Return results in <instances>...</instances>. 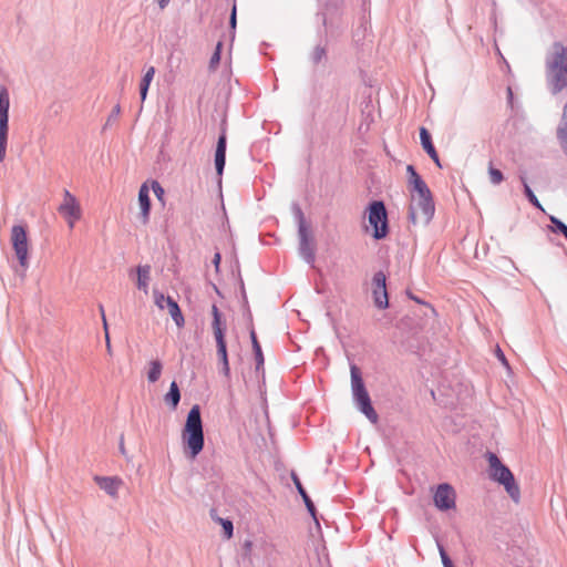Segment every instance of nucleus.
I'll return each instance as SVG.
<instances>
[{"label": "nucleus", "mask_w": 567, "mask_h": 567, "mask_svg": "<svg viewBox=\"0 0 567 567\" xmlns=\"http://www.w3.org/2000/svg\"><path fill=\"white\" fill-rule=\"evenodd\" d=\"M351 389L353 399L359 410L372 422H378V413L371 404L369 393L364 386V382L361 375V371L357 365H351Z\"/></svg>", "instance_id": "20e7f679"}, {"label": "nucleus", "mask_w": 567, "mask_h": 567, "mask_svg": "<svg viewBox=\"0 0 567 567\" xmlns=\"http://www.w3.org/2000/svg\"><path fill=\"white\" fill-rule=\"evenodd\" d=\"M369 224L373 228V238L383 239L389 234L388 214L383 202H372L368 208Z\"/></svg>", "instance_id": "423d86ee"}, {"label": "nucleus", "mask_w": 567, "mask_h": 567, "mask_svg": "<svg viewBox=\"0 0 567 567\" xmlns=\"http://www.w3.org/2000/svg\"><path fill=\"white\" fill-rule=\"evenodd\" d=\"M226 161V135L221 134L217 142L215 152V166L217 174L221 176Z\"/></svg>", "instance_id": "dca6fc26"}, {"label": "nucleus", "mask_w": 567, "mask_h": 567, "mask_svg": "<svg viewBox=\"0 0 567 567\" xmlns=\"http://www.w3.org/2000/svg\"><path fill=\"white\" fill-rule=\"evenodd\" d=\"M252 542L247 539L245 540L244 545H243V548L245 549L246 554L249 555L251 549H252Z\"/></svg>", "instance_id": "ea45409f"}, {"label": "nucleus", "mask_w": 567, "mask_h": 567, "mask_svg": "<svg viewBox=\"0 0 567 567\" xmlns=\"http://www.w3.org/2000/svg\"><path fill=\"white\" fill-rule=\"evenodd\" d=\"M6 152H7V148H0V161H3L4 157H6Z\"/></svg>", "instance_id": "c03bdc74"}, {"label": "nucleus", "mask_w": 567, "mask_h": 567, "mask_svg": "<svg viewBox=\"0 0 567 567\" xmlns=\"http://www.w3.org/2000/svg\"><path fill=\"white\" fill-rule=\"evenodd\" d=\"M153 296L155 305L161 310H164L166 308L176 326L179 328L183 327L185 323V319L177 302L173 300L171 297H165L164 293L159 292L158 290H154Z\"/></svg>", "instance_id": "1a4fd4ad"}, {"label": "nucleus", "mask_w": 567, "mask_h": 567, "mask_svg": "<svg viewBox=\"0 0 567 567\" xmlns=\"http://www.w3.org/2000/svg\"><path fill=\"white\" fill-rule=\"evenodd\" d=\"M522 182H523V185H524V192H525V195L527 196L528 200L537 208L542 209L543 210V207L539 203V200L537 199V197L535 196V194L533 193V190L530 189V187L528 186L526 179L524 177H522Z\"/></svg>", "instance_id": "bb28decb"}, {"label": "nucleus", "mask_w": 567, "mask_h": 567, "mask_svg": "<svg viewBox=\"0 0 567 567\" xmlns=\"http://www.w3.org/2000/svg\"><path fill=\"white\" fill-rule=\"evenodd\" d=\"M292 480H293V483H295L299 494L301 495V497L307 506V509L315 517V514H316L315 505H313L312 501L310 499V497L308 496L306 489L303 488L300 480L296 475H292Z\"/></svg>", "instance_id": "412c9836"}, {"label": "nucleus", "mask_w": 567, "mask_h": 567, "mask_svg": "<svg viewBox=\"0 0 567 567\" xmlns=\"http://www.w3.org/2000/svg\"><path fill=\"white\" fill-rule=\"evenodd\" d=\"M410 186L409 219L413 225H427L434 215L432 194L413 165L406 166Z\"/></svg>", "instance_id": "f257e3e1"}, {"label": "nucleus", "mask_w": 567, "mask_h": 567, "mask_svg": "<svg viewBox=\"0 0 567 567\" xmlns=\"http://www.w3.org/2000/svg\"><path fill=\"white\" fill-rule=\"evenodd\" d=\"M10 97L7 89H0V117H9Z\"/></svg>", "instance_id": "393cba45"}, {"label": "nucleus", "mask_w": 567, "mask_h": 567, "mask_svg": "<svg viewBox=\"0 0 567 567\" xmlns=\"http://www.w3.org/2000/svg\"><path fill=\"white\" fill-rule=\"evenodd\" d=\"M326 56V50L321 47H316L311 53L312 61L319 63Z\"/></svg>", "instance_id": "2f4dec72"}, {"label": "nucleus", "mask_w": 567, "mask_h": 567, "mask_svg": "<svg viewBox=\"0 0 567 567\" xmlns=\"http://www.w3.org/2000/svg\"><path fill=\"white\" fill-rule=\"evenodd\" d=\"M550 221L555 225V230L560 231L567 239V226L555 216H550Z\"/></svg>", "instance_id": "c756f323"}, {"label": "nucleus", "mask_w": 567, "mask_h": 567, "mask_svg": "<svg viewBox=\"0 0 567 567\" xmlns=\"http://www.w3.org/2000/svg\"><path fill=\"white\" fill-rule=\"evenodd\" d=\"M508 95L512 99L513 93H512V89L511 87H508Z\"/></svg>", "instance_id": "a18cd8bd"}, {"label": "nucleus", "mask_w": 567, "mask_h": 567, "mask_svg": "<svg viewBox=\"0 0 567 567\" xmlns=\"http://www.w3.org/2000/svg\"><path fill=\"white\" fill-rule=\"evenodd\" d=\"M164 400L173 410L177 408L181 400V392L175 381L171 383L169 391L165 394Z\"/></svg>", "instance_id": "6ab92c4d"}, {"label": "nucleus", "mask_w": 567, "mask_h": 567, "mask_svg": "<svg viewBox=\"0 0 567 567\" xmlns=\"http://www.w3.org/2000/svg\"><path fill=\"white\" fill-rule=\"evenodd\" d=\"M220 260H221V256L219 252H216L214 258H213V264L215 266V269L216 271L218 272L219 271V265H220Z\"/></svg>", "instance_id": "58836bf2"}, {"label": "nucleus", "mask_w": 567, "mask_h": 567, "mask_svg": "<svg viewBox=\"0 0 567 567\" xmlns=\"http://www.w3.org/2000/svg\"><path fill=\"white\" fill-rule=\"evenodd\" d=\"M250 339H251L252 349L255 352L256 369L259 370L264 365V354L261 351V347L257 340L256 332L254 330H251V332H250Z\"/></svg>", "instance_id": "b1692460"}, {"label": "nucleus", "mask_w": 567, "mask_h": 567, "mask_svg": "<svg viewBox=\"0 0 567 567\" xmlns=\"http://www.w3.org/2000/svg\"><path fill=\"white\" fill-rule=\"evenodd\" d=\"M120 113H121V106L118 104H116L113 107V110H112V112H111V114L109 116L107 122L115 121L118 117Z\"/></svg>", "instance_id": "e433bc0d"}, {"label": "nucleus", "mask_w": 567, "mask_h": 567, "mask_svg": "<svg viewBox=\"0 0 567 567\" xmlns=\"http://www.w3.org/2000/svg\"><path fill=\"white\" fill-rule=\"evenodd\" d=\"M212 315H213V323H212L213 333L225 332L226 324L221 320V313L219 312V309L216 305H213V307H212Z\"/></svg>", "instance_id": "4be33fe9"}, {"label": "nucleus", "mask_w": 567, "mask_h": 567, "mask_svg": "<svg viewBox=\"0 0 567 567\" xmlns=\"http://www.w3.org/2000/svg\"><path fill=\"white\" fill-rule=\"evenodd\" d=\"M152 189H153L154 194L156 195V197H157L158 199H162V198H163L164 189H163V187L159 185V183H158V182L154 181V182L152 183Z\"/></svg>", "instance_id": "72a5a7b5"}, {"label": "nucleus", "mask_w": 567, "mask_h": 567, "mask_svg": "<svg viewBox=\"0 0 567 567\" xmlns=\"http://www.w3.org/2000/svg\"><path fill=\"white\" fill-rule=\"evenodd\" d=\"M230 25L233 29L236 27V7H233L231 16H230Z\"/></svg>", "instance_id": "a19ab883"}, {"label": "nucleus", "mask_w": 567, "mask_h": 567, "mask_svg": "<svg viewBox=\"0 0 567 567\" xmlns=\"http://www.w3.org/2000/svg\"><path fill=\"white\" fill-rule=\"evenodd\" d=\"M220 524L223 526V529H224V533H225V536L229 539L233 537V530H234V526H233V523L228 519H223L220 518Z\"/></svg>", "instance_id": "7c9ffc66"}, {"label": "nucleus", "mask_w": 567, "mask_h": 567, "mask_svg": "<svg viewBox=\"0 0 567 567\" xmlns=\"http://www.w3.org/2000/svg\"><path fill=\"white\" fill-rule=\"evenodd\" d=\"M488 175H489L491 182L494 185L501 184L504 179L503 173L499 169L493 167L492 165H489V167H488Z\"/></svg>", "instance_id": "c85d7f7f"}, {"label": "nucleus", "mask_w": 567, "mask_h": 567, "mask_svg": "<svg viewBox=\"0 0 567 567\" xmlns=\"http://www.w3.org/2000/svg\"><path fill=\"white\" fill-rule=\"evenodd\" d=\"M386 277L383 271H378L372 278V296L374 305L379 309L389 307V297L386 291Z\"/></svg>", "instance_id": "9d476101"}, {"label": "nucleus", "mask_w": 567, "mask_h": 567, "mask_svg": "<svg viewBox=\"0 0 567 567\" xmlns=\"http://www.w3.org/2000/svg\"><path fill=\"white\" fill-rule=\"evenodd\" d=\"M299 238H300V250L302 254L310 255L309 252V233L303 218H300L299 223Z\"/></svg>", "instance_id": "aec40b11"}, {"label": "nucleus", "mask_w": 567, "mask_h": 567, "mask_svg": "<svg viewBox=\"0 0 567 567\" xmlns=\"http://www.w3.org/2000/svg\"><path fill=\"white\" fill-rule=\"evenodd\" d=\"M434 504L441 511L455 508L456 494L454 488L447 484H440L434 493Z\"/></svg>", "instance_id": "9b49d317"}, {"label": "nucleus", "mask_w": 567, "mask_h": 567, "mask_svg": "<svg viewBox=\"0 0 567 567\" xmlns=\"http://www.w3.org/2000/svg\"><path fill=\"white\" fill-rule=\"evenodd\" d=\"M420 140L423 150L431 157V159L435 163L437 167H442L439 154L432 143L431 135L425 127L420 128Z\"/></svg>", "instance_id": "4468645a"}, {"label": "nucleus", "mask_w": 567, "mask_h": 567, "mask_svg": "<svg viewBox=\"0 0 567 567\" xmlns=\"http://www.w3.org/2000/svg\"><path fill=\"white\" fill-rule=\"evenodd\" d=\"M150 275V266H140L137 268V288L143 290L145 295L148 293Z\"/></svg>", "instance_id": "f3484780"}, {"label": "nucleus", "mask_w": 567, "mask_h": 567, "mask_svg": "<svg viewBox=\"0 0 567 567\" xmlns=\"http://www.w3.org/2000/svg\"><path fill=\"white\" fill-rule=\"evenodd\" d=\"M9 117H0V135H8Z\"/></svg>", "instance_id": "c9c22d12"}, {"label": "nucleus", "mask_w": 567, "mask_h": 567, "mask_svg": "<svg viewBox=\"0 0 567 567\" xmlns=\"http://www.w3.org/2000/svg\"><path fill=\"white\" fill-rule=\"evenodd\" d=\"M496 357L498 358V360L502 362L503 365H505L506 368L509 367L508 361H507L505 354L503 353V351L498 347L496 349Z\"/></svg>", "instance_id": "4c0bfd02"}, {"label": "nucleus", "mask_w": 567, "mask_h": 567, "mask_svg": "<svg viewBox=\"0 0 567 567\" xmlns=\"http://www.w3.org/2000/svg\"><path fill=\"white\" fill-rule=\"evenodd\" d=\"M181 437L185 456L195 460L205 444L199 405L196 404L189 410Z\"/></svg>", "instance_id": "7ed1b4c3"}, {"label": "nucleus", "mask_w": 567, "mask_h": 567, "mask_svg": "<svg viewBox=\"0 0 567 567\" xmlns=\"http://www.w3.org/2000/svg\"><path fill=\"white\" fill-rule=\"evenodd\" d=\"M100 311L102 313V320H103V326H104V330H105L106 347L110 350L111 349V342H110V337H109V332H107V322H106V318H105V315H104L103 307H100Z\"/></svg>", "instance_id": "473e14b6"}, {"label": "nucleus", "mask_w": 567, "mask_h": 567, "mask_svg": "<svg viewBox=\"0 0 567 567\" xmlns=\"http://www.w3.org/2000/svg\"><path fill=\"white\" fill-rule=\"evenodd\" d=\"M221 48H223V43L218 42L216 45L215 52L213 53L210 61H209V68L212 70H216L219 64Z\"/></svg>", "instance_id": "cd10ccee"}, {"label": "nucleus", "mask_w": 567, "mask_h": 567, "mask_svg": "<svg viewBox=\"0 0 567 567\" xmlns=\"http://www.w3.org/2000/svg\"><path fill=\"white\" fill-rule=\"evenodd\" d=\"M138 206L141 209V220L144 225H146L150 220V212H151L150 188L146 183H144L140 187Z\"/></svg>", "instance_id": "f8f14e48"}, {"label": "nucleus", "mask_w": 567, "mask_h": 567, "mask_svg": "<svg viewBox=\"0 0 567 567\" xmlns=\"http://www.w3.org/2000/svg\"><path fill=\"white\" fill-rule=\"evenodd\" d=\"M487 460L491 468V477L502 484L511 498L515 503H518L520 498V489L511 470L493 453H488Z\"/></svg>", "instance_id": "39448f33"}, {"label": "nucleus", "mask_w": 567, "mask_h": 567, "mask_svg": "<svg viewBox=\"0 0 567 567\" xmlns=\"http://www.w3.org/2000/svg\"><path fill=\"white\" fill-rule=\"evenodd\" d=\"M154 75H155V68L154 66H150L145 74L143 75V79L141 81V84H140V94H141V101L144 102L146 96H147V92H148V89H150V85L154 79Z\"/></svg>", "instance_id": "a211bd4d"}, {"label": "nucleus", "mask_w": 567, "mask_h": 567, "mask_svg": "<svg viewBox=\"0 0 567 567\" xmlns=\"http://www.w3.org/2000/svg\"><path fill=\"white\" fill-rule=\"evenodd\" d=\"M94 481L100 488L113 497L117 496L118 488L122 485V480L118 477L95 476Z\"/></svg>", "instance_id": "2eb2a0df"}, {"label": "nucleus", "mask_w": 567, "mask_h": 567, "mask_svg": "<svg viewBox=\"0 0 567 567\" xmlns=\"http://www.w3.org/2000/svg\"><path fill=\"white\" fill-rule=\"evenodd\" d=\"M7 137L8 135H0V148H7Z\"/></svg>", "instance_id": "79ce46f5"}, {"label": "nucleus", "mask_w": 567, "mask_h": 567, "mask_svg": "<svg viewBox=\"0 0 567 567\" xmlns=\"http://www.w3.org/2000/svg\"><path fill=\"white\" fill-rule=\"evenodd\" d=\"M440 555L444 567H453V564L443 547H440Z\"/></svg>", "instance_id": "f704fd0d"}, {"label": "nucleus", "mask_w": 567, "mask_h": 567, "mask_svg": "<svg viewBox=\"0 0 567 567\" xmlns=\"http://www.w3.org/2000/svg\"><path fill=\"white\" fill-rule=\"evenodd\" d=\"M558 137L565 148H567V104L564 107L561 126L558 130Z\"/></svg>", "instance_id": "a878e982"}, {"label": "nucleus", "mask_w": 567, "mask_h": 567, "mask_svg": "<svg viewBox=\"0 0 567 567\" xmlns=\"http://www.w3.org/2000/svg\"><path fill=\"white\" fill-rule=\"evenodd\" d=\"M216 346H217V355L223 365V373L228 377L229 375V362L227 354V346L225 339V332L214 333Z\"/></svg>", "instance_id": "ddd939ff"}, {"label": "nucleus", "mask_w": 567, "mask_h": 567, "mask_svg": "<svg viewBox=\"0 0 567 567\" xmlns=\"http://www.w3.org/2000/svg\"><path fill=\"white\" fill-rule=\"evenodd\" d=\"M10 240L19 265L23 270H27L29 267V238L27 228L22 225H14L11 228Z\"/></svg>", "instance_id": "0eeeda50"}, {"label": "nucleus", "mask_w": 567, "mask_h": 567, "mask_svg": "<svg viewBox=\"0 0 567 567\" xmlns=\"http://www.w3.org/2000/svg\"><path fill=\"white\" fill-rule=\"evenodd\" d=\"M171 0H158V6L161 9H164Z\"/></svg>", "instance_id": "37998d69"}, {"label": "nucleus", "mask_w": 567, "mask_h": 567, "mask_svg": "<svg viewBox=\"0 0 567 567\" xmlns=\"http://www.w3.org/2000/svg\"><path fill=\"white\" fill-rule=\"evenodd\" d=\"M58 210L66 220L68 226L71 229L75 226V223L80 220L82 217V209L79 200L73 194H71L66 189L63 193V199Z\"/></svg>", "instance_id": "6e6552de"}, {"label": "nucleus", "mask_w": 567, "mask_h": 567, "mask_svg": "<svg viewBox=\"0 0 567 567\" xmlns=\"http://www.w3.org/2000/svg\"><path fill=\"white\" fill-rule=\"evenodd\" d=\"M163 365L159 360H153L148 363L147 380L155 383L161 378Z\"/></svg>", "instance_id": "5701e85b"}, {"label": "nucleus", "mask_w": 567, "mask_h": 567, "mask_svg": "<svg viewBox=\"0 0 567 567\" xmlns=\"http://www.w3.org/2000/svg\"><path fill=\"white\" fill-rule=\"evenodd\" d=\"M545 74L553 93L567 86V47L555 42L545 59Z\"/></svg>", "instance_id": "f03ea898"}]
</instances>
